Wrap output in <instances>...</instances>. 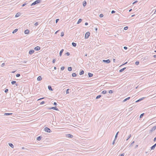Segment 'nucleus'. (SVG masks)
<instances>
[{"label":"nucleus","mask_w":156,"mask_h":156,"mask_svg":"<svg viewBox=\"0 0 156 156\" xmlns=\"http://www.w3.org/2000/svg\"><path fill=\"white\" fill-rule=\"evenodd\" d=\"M109 93L110 94H112V93H113V91L112 90H110L109 91Z\"/></svg>","instance_id":"nucleus-44"},{"label":"nucleus","mask_w":156,"mask_h":156,"mask_svg":"<svg viewBox=\"0 0 156 156\" xmlns=\"http://www.w3.org/2000/svg\"><path fill=\"white\" fill-rule=\"evenodd\" d=\"M113 62H115V59H113Z\"/></svg>","instance_id":"nucleus-62"},{"label":"nucleus","mask_w":156,"mask_h":156,"mask_svg":"<svg viewBox=\"0 0 156 156\" xmlns=\"http://www.w3.org/2000/svg\"><path fill=\"white\" fill-rule=\"evenodd\" d=\"M103 62H106L107 63H108L110 62V60L109 59H108L106 60H103Z\"/></svg>","instance_id":"nucleus-7"},{"label":"nucleus","mask_w":156,"mask_h":156,"mask_svg":"<svg viewBox=\"0 0 156 156\" xmlns=\"http://www.w3.org/2000/svg\"><path fill=\"white\" fill-rule=\"evenodd\" d=\"M64 33L63 32H61V37H63V36H64Z\"/></svg>","instance_id":"nucleus-37"},{"label":"nucleus","mask_w":156,"mask_h":156,"mask_svg":"<svg viewBox=\"0 0 156 156\" xmlns=\"http://www.w3.org/2000/svg\"><path fill=\"white\" fill-rule=\"evenodd\" d=\"M99 16L100 17H102L103 16V15L102 14H101L99 15Z\"/></svg>","instance_id":"nucleus-41"},{"label":"nucleus","mask_w":156,"mask_h":156,"mask_svg":"<svg viewBox=\"0 0 156 156\" xmlns=\"http://www.w3.org/2000/svg\"><path fill=\"white\" fill-rule=\"evenodd\" d=\"M44 103H45V102L44 101H42L41 102L40 104L41 105H43V104H44Z\"/></svg>","instance_id":"nucleus-46"},{"label":"nucleus","mask_w":156,"mask_h":156,"mask_svg":"<svg viewBox=\"0 0 156 156\" xmlns=\"http://www.w3.org/2000/svg\"><path fill=\"white\" fill-rule=\"evenodd\" d=\"M139 61H136V62H135V64L136 65H138L139 64Z\"/></svg>","instance_id":"nucleus-34"},{"label":"nucleus","mask_w":156,"mask_h":156,"mask_svg":"<svg viewBox=\"0 0 156 156\" xmlns=\"http://www.w3.org/2000/svg\"><path fill=\"white\" fill-rule=\"evenodd\" d=\"M127 63V62H125V63H124V64H122V65H121V66H123V65H125V64H126Z\"/></svg>","instance_id":"nucleus-59"},{"label":"nucleus","mask_w":156,"mask_h":156,"mask_svg":"<svg viewBox=\"0 0 156 156\" xmlns=\"http://www.w3.org/2000/svg\"><path fill=\"white\" fill-rule=\"evenodd\" d=\"M20 15V13H19V12H18L17 13L16 15H15V17H18Z\"/></svg>","instance_id":"nucleus-16"},{"label":"nucleus","mask_w":156,"mask_h":156,"mask_svg":"<svg viewBox=\"0 0 156 156\" xmlns=\"http://www.w3.org/2000/svg\"><path fill=\"white\" fill-rule=\"evenodd\" d=\"M82 20L81 19H79L77 23V24H79L82 21Z\"/></svg>","instance_id":"nucleus-19"},{"label":"nucleus","mask_w":156,"mask_h":156,"mask_svg":"<svg viewBox=\"0 0 156 156\" xmlns=\"http://www.w3.org/2000/svg\"><path fill=\"white\" fill-rule=\"evenodd\" d=\"M115 139H114V141L112 142V144H113V145L114 144H115Z\"/></svg>","instance_id":"nucleus-55"},{"label":"nucleus","mask_w":156,"mask_h":156,"mask_svg":"<svg viewBox=\"0 0 156 156\" xmlns=\"http://www.w3.org/2000/svg\"><path fill=\"white\" fill-rule=\"evenodd\" d=\"M128 28V27H125L124 28V29L125 30H127Z\"/></svg>","instance_id":"nucleus-35"},{"label":"nucleus","mask_w":156,"mask_h":156,"mask_svg":"<svg viewBox=\"0 0 156 156\" xmlns=\"http://www.w3.org/2000/svg\"><path fill=\"white\" fill-rule=\"evenodd\" d=\"M123 48L124 49L126 50L127 49V47L126 46H124Z\"/></svg>","instance_id":"nucleus-49"},{"label":"nucleus","mask_w":156,"mask_h":156,"mask_svg":"<svg viewBox=\"0 0 156 156\" xmlns=\"http://www.w3.org/2000/svg\"><path fill=\"white\" fill-rule=\"evenodd\" d=\"M40 49V47L38 46L35 47L34 48V49L36 51H39Z\"/></svg>","instance_id":"nucleus-6"},{"label":"nucleus","mask_w":156,"mask_h":156,"mask_svg":"<svg viewBox=\"0 0 156 156\" xmlns=\"http://www.w3.org/2000/svg\"><path fill=\"white\" fill-rule=\"evenodd\" d=\"M131 136V134H130L128 136V137L127 139H126V140H128L129 138H130Z\"/></svg>","instance_id":"nucleus-28"},{"label":"nucleus","mask_w":156,"mask_h":156,"mask_svg":"<svg viewBox=\"0 0 156 156\" xmlns=\"http://www.w3.org/2000/svg\"><path fill=\"white\" fill-rule=\"evenodd\" d=\"M153 57L154 58H156V55H153Z\"/></svg>","instance_id":"nucleus-61"},{"label":"nucleus","mask_w":156,"mask_h":156,"mask_svg":"<svg viewBox=\"0 0 156 156\" xmlns=\"http://www.w3.org/2000/svg\"><path fill=\"white\" fill-rule=\"evenodd\" d=\"M41 2V0H37L33 2L31 5V6L35 5L36 4L39 3Z\"/></svg>","instance_id":"nucleus-1"},{"label":"nucleus","mask_w":156,"mask_h":156,"mask_svg":"<svg viewBox=\"0 0 156 156\" xmlns=\"http://www.w3.org/2000/svg\"><path fill=\"white\" fill-rule=\"evenodd\" d=\"M156 141V136L154 138V142L155 141Z\"/></svg>","instance_id":"nucleus-56"},{"label":"nucleus","mask_w":156,"mask_h":156,"mask_svg":"<svg viewBox=\"0 0 156 156\" xmlns=\"http://www.w3.org/2000/svg\"><path fill=\"white\" fill-rule=\"evenodd\" d=\"M145 98L144 97H143V98H140V99H138V100L136 101L135 102L136 103H137V102H138L142 100H143L144 98Z\"/></svg>","instance_id":"nucleus-8"},{"label":"nucleus","mask_w":156,"mask_h":156,"mask_svg":"<svg viewBox=\"0 0 156 156\" xmlns=\"http://www.w3.org/2000/svg\"><path fill=\"white\" fill-rule=\"evenodd\" d=\"M127 100V99L126 98L125 99H124L123 100V102H125Z\"/></svg>","instance_id":"nucleus-48"},{"label":"nucleus","mask_w":156,"mask_h":156,"mask_svg":"<svg viewBox=\"0 0 156 156\" xmlns=\"http://www.w3.org/2000/svg\"><path fill=\"white\" fill-rule=\"evenodd\" d=\"M63 51H64L63 49H62L60 51V53H59V55L60 56H62V53H63Z\"/></svg>","instance_id":"nucleus-15"},{"label":"nucleus","mask_w":156,"mask_h":156,"mask_svg":"<svg viewBox=\"0 0 156 156\" xmlns=\"http://www.w3.org/2000/svg\"><path fill=\"white\" fill-rule=\"evenodd\" d=\"M144 114V113H142L140 115V118H141L143 116Z\"/></svg>","instance_id":"nucleus-38"},{"label":"nucleus","mask_w":156,"mask_h":156,"mask_svg":"<svg viewBox=\"0 0 156 156\" xmlns=\"http://www.w3.org/2000/svg\"><path fill=\"white\" fill-rule=\"evenodd\" d=\"M58 20H59V19H56V20H55L56 23H57V22H58Z\"/></svg>","instance_id":"nucleus-53"},{"label":"nucleus","mask_w":156,"mask_h":156,"mask_svg":"<svg viewBox=\"0 0 156 156\" xmlns=\"http://www.w3.org/2000/svg\"><path fill=\"white\" fill-rule=\"evenodd\" d=\"M12 113H5L4 114V115H12Z\"/></svg>","instance_id":"nucleus-32"},{"label":"nucleus","mask_w":156,"mask_h":156,"mask_svg":"<svg viewBox=\"0 0 156 156\" xmlns=\"http://www.w3.org/2000/svg\"><path fill=\"white\" fill-rule=\"evenodd\" d=\"M18 29H15L14 30H13L12 32L13 34H14L16 33L18 30Z\"/></svg>","instance_id":"nucleus-30"},{"label":"nucleus","mask_w":156,"mask_h":156,"mask_svg":"<svg viewBox=\"0 0 156 156\" xmlns=\"http://www.w3.org/2000/svg\"><path fill=\"white\" fill-rule=\"evenodd\" d=\"M42 80V78L41 76H39L37 78V80L38 81H41Z\"/></svg>","instance_id":"nucleus-18"},{"label":"nucleus","mask_w":156,"mask_h":156,"mask_svg":"<svg viewBox=\"0 0 156 156\" xmlns=\"http://www.w3.org/2000/svg\"><path fill=\"white\" fill-rule=\"evenodd\" d=\"M115 12V11L114 10H112L111 12V13L112 14L114 13Z\"/></svg>","instance_id":"nucleus-50"},{"label":"nucleus","mask_w":156,"mask_h":156,"mask_svg":"<svg viewBox=\"0 0 156 156\" xmlns=\"http://www.w3.org/2000/svg\"><path fill=\"white\" fill-rule=\"evenodd\" d=\"M8 89H6L5 90V93H7L8 92Z\"/></svg>","instance_id":"nucleus-47"},{"label":"nucleus","mask_w":156,"mask_h":156,"mask_svg":"<svg viewBox=\"0 0 156 156\" xmlns=\"http://www.w3.org/2000/svg\"><path fill=\"white\" fill-rule=\"evenodd\" d=\"M69 89H68L66 90V94H68L69 93Z\"/></svg>","instance_id":"nucleus-36"},{"label":"nucleus","mask_w":156,"mask_h":156,"mask_svg":"<svg viewBox=\"0 0 156 156\" xmlns=\"http://www.w3.org/2000/svg\"><path fill=\"white\" fill-rule=\"evenodd\" d=\"M9 146L10 147H11L12 148H13L14 147V145H13V144H12L9 143Z\"/></svg>","instance_id":"nucleus-20"},{"label":"nucleus","mask_w":156,"mask_h":156,"mask_svg":"<svg viewBox=\"0 0 156 156\" xmlns=\"http://www.w3.org/2000/svg\"><path fill=\"white\" fill-rule=\"evenodd\" d=\"M72 45H73V46L74 47H75L76 46V44L74 42H72Z\"/></svg>","instance_id":"nucleus-25"},{"label":"nucleus","mask_w":156,"mask_h":156,"mask_svg":"<svg viewBox=\"0 0 156 156\" xmlns=\"http://www.w3.org/2000/svg\"><path fill=\"white\" fill-rule=\"evenodd\" d=\"M83 5L84 7L85 6L87 5V2L86 1H83Z\"/></svg>","instance_id":"nucleus-13"},{"label":"nucleus","mask_w":156,"mask_h":156,"mask_svg":"<svg viewBox=\"0 0 156 156\" xmlns=\"http://www.w3.org/2000/svg\"><path fill=\"white\" fill-rule=\"evenodd\" d=\"M137 1H135L133 3V4H135V3H137Z\"/></svg>","instance_id":"nucleus-54"},{"label":"nucleus","mask_w":156,"mask_h":156,"mask_svg":"<svg viewBox=\"0 0 156 156\" xmlns=\"http://www.w3.org/2000/svg\"><path fill=\"white\" fill-rule=\"evenodd\" d=\"M20 74H17L16 75V77H19L20 76Z\"/></svg>","instance_id":"nucleus-39"},{"label":"nucleus","mask_w":156,"mask_h":156,"mask_svg":"<svg viewBox=\"0 0 156 156\" xmlns=\"http://www.w3.org/2000/svg\"><path fill=\"white\" fill-rule=\"evenodd\" d=\"M134 141H133V142L131 143V144H130V145H131V146H133V144H134Z\"/></svg>","instance_id":"nucleus-45"},{"label":"nucleus","mask_w":156,"mask_h":156,"mask_svg":"<svg viewBox=\"0 0 156 156\" xmlns=\"http://www.w3.org/2000/svg\"><path fill=\"white\" fill-rule=\"evenodd\" d=\"M29 33V30H26L24 31V33L26 34H28Z\"/></svg>","instance_id":"nucleus-12"},{"label":"nucleus","mask_w":156,"mask_h":156,"mask_svg":"<svg viewBox=\"0 0 156 156\" xmlns=\"http://www.w3.org/2000/svg\"><path fill=\"white\" fill-rule=\"evenodd\" d=\"M101 95H98L96 97V99H98L100 98H101Z\"/></svg>","instance_id":"nucleus-31"},{"label":"nucleus","mask_w":156,"mask_h":156,"mask_svg":"<svg viewBox=\"0 0 156 156\" xmlns=\"http://www.w3.org/2000/svg\"><path fill=\"white\" fill-rule=\"evenodd\" d=\"M44 130L46 132H48V133H51V129H50L48 128L47 127H45L44 128Z\"/></svg>","instance_id":"nucleus-2"},{"label":"nucleus","mask_w":156,"mask_h":156,"mask_svg":"<svg viewBox=\"0 0 156 156\" xmlns=\"http://www.w3.org/2000/svg\"><path fill=\"white\" fill-rule=\"evenodd\" d=\"M26 5V3L23 4V5H22V7H23V6H24L25 5Z\"/></svg>","instance_id":"nucleus-58"},{"label":"nucleus","mask_w":156,"mask_h":156,"mask_svg":"<svg viewBox=\"0 0 156 156\" xmlns=\"http://www.w3.org/2000/svg\"><path fill=\"white\" fill-rule=\"evenodd\" d=\"M88 76L89 77H91L93 76V74L90 73H88Z\"/></svg>","instance_id":"nucleus-14"},{"label":"nucleus","mask_w":156,"mask_h":156,"mask_svg":"<svg viewBox=\"0 0 156 156\" xmlns=\"http://www.w3.org/2000/svg\"><path fill=\"white\" fill-rule=\"evenodd\" d=\"M48 109H53L56 111H58V108L55 107H53L51 108H47Z\"/></svg>","instance_id":"nucleus-5"},{"label":"nucleus","mask_w":156,"mask_h":156,"mask_svg":"<svg viewBox=\"0 0 156 156\" xmlns=\"http://www.w3.org/2000/svg\"><path fill=\"white\" fill-rule=\"evenodd\" d=\"M90 35V33L89 32H87L85 34V38L86 39H87L89 37Z\"/></svg>","instance_id":"nucleus-3"},{"label":"nucleus","mask_w":156,"mask_h":156,"mask_svg":"<svg viewBox=\"0 0 156 156\" xmlns=\"http://www.w3.org/2000/svg\"><path fill=\"white\" fill-rule=\"evenodd\" d=\"M67 136L69 138H72L73 137V136L71 134H68Z\"/></svg>","instance_id":"nucleus-11"},{"label":"nucleus","mask_w":156,"mask_h":156,"mask_svg":"<svg viewBox=\"0 0 156 156\" xmlns=\"http://www.w3.org/2000/svg\"><path fill=\"white\" fill-rule=\"evenodd\" d=\"M34 52V50H31L29 51V54L30 55L32 54Z\"/></svg>","instance_id":"nucleus-9"},{"label":"nucleus","mask_w":156,"mask_h":156,"mask_svg":"<svg viewBox=\"0 0 156 156\" xmlns=\"http://www.w3.org/2000/svg\"><path fill=\"white\" fill-rule=\"evenodd\" d=\"M126 98L127 99V100H129L130 98V97H128L127 98Z\"/></svg>","instance_id":"nucleus-63"},{"label":"nucleus","mask_w":156,"mask_h":156,"mask_svg":"<svg viewBox=\"0 0 156 156\" xmlns=\"http://www.w3.org/2000/svg\"><path fill=\"white\" fill-rule=\"evenodd\" d=\"M85 25H88V23H87V22H86V23H85Z\"/></svg>","instance_id":"nucleus-60"},{"label":"nucleus","mask_w":156,"mask_h":156,"mask_svg":"<svg viewBox=\"0 0 156 156\" xmlns=\"http://www.w3.org/2000/svg\"><path fill=\"white\" fill-rule=\"evenodd\" d=\"M54 105L56 106L57 105V104L56 102H54L53 104Z\"/></svg>","instance_id":"nucleus-51"},{"label":"nucleus","mask_w":156,"mask_h":156,"mask_svg":"<svg viewBox=\"0 0 156 156\" xmlns=\"http://www.w3.org/2000/svg\"><path fill=\"white\" fill-rule=\"evenodd\" d=\"M124 153L120 155V156H124Z\"/></svg>","instance_id":"nucleus-57"},{"label":"nucleus","mask_w":156,"mask_h":156,"mask_svg":"<svg viewBox=\"0 0 156 156\" xmlns=\"http://www.w3.org/2000/svg\"><path fill=\"white\" fill-rule=\"evenodd\" d=\"M126 69V67H124L119 70V72H122V71H123L125 69Z\"/></svg>","instance_id":"nucleus-21"},{"label":"nucleus","mask_w":156,"mask_h":156,"mask_svg":"<svg viewBox=\"0 0 156 156\" xmlns=\"http://www.w3.org/2000/svg\"><path fill=\"white\" fill-rule=\"evenodd\" d=\"M41 139V137L40 136H39L37 138V140H40Z\"/></svg>","instance_id":"nucleus-27"},{"label":"nucleus","mask_w":156,"mask_h":156,"mask_svg":"<svg viewBox=\"0 0 156 156\" xmlns=\"http://www.w3.org/2000/svg\"><path fill=\"white\" fill-rule=\"evenodd\" d=\"M65 69V67L64 66H62L61 68V70H63Z\"/></svg>","instance_id":"nucleus-40"},{"label":"nucleus","mask_w":156,"mask_h":156,"mask_svg":"<svg viewBox=\"0 0 156 156\" xmlns=\"http://www.w3.org/2000/svg\"><path fill=\"white\" fill-rule=\"evenodd\" d=\"M38 24H39L38 22H36L35 23L34 25L37 26L38 25Z\"/></svg>","instance_id":"nucleus-43"},{"label":"nucleus","mask_w":156,"mask_h":156,"mask_svg":"<svg viewBox=\"0 0 156 156\" xmlns=\"http://www.w3.org/2000/svg\"><path fill=\"white\" fill-rule=\"evenodd\" d=\"M72 67H68V70L69 71H71L72 70Z\"/></svg>","instance_id":"nucleus-24"},{"label":"nucleus","mask_w":156,"mask_h":156,"mask_svg":"<svg viewBox=\"0 0 156 156\" xmlns=\"http://www.w3.org/2000/svg\"><path fill=\"white\" fill-rule=\"evenodd\" d=\"M66 54L67 55V56H69L70 55V53L69 52H67L66 53Z\"/></svg>","instance_id":"nucleus-42"},{"label":"nucleus","mask_w":156,"mask_h":156,"mask_svg":"<svg viewBox=\"0 0 156 156\" xmlns=\"http://www.w3.org/2000/svg\"><path fill=\"white\" fill-rule=\"evenodd\" d=\"M55 62V59H53L52 60V62L53 63H54Z\"/></svg>","instance_id":"nucleus-52"},{"label":"nucleus","mask_w":156,"mask_h":156,"mask_svg":"<svg viewBox=\"0 0 156 156\" xmlns=\"http://www.w3.org/2000/svg\"><path fill=\"white\" fill-rule=\"evenodd\" d=\"M76 76V74L75 73H73L72 74V76L73 77H75Z\"/></svg>","instance_id":"nucleus-26"},{"label":"nucleus","mask_w":156,"mask_h":156,"mask_svg":"<svg viewBox=\"0 0 156 156\" xmlns=\"http://www.w3.org/2000/svg\"><path fill=\"white\" fill-rule=\"evenodd\" d=\"M16 83V82L15 81H12V82H11V84H12V85H13L15 84Z\"/></svg>","instance_id":"nucleus-33"},{"label":"nucleus","mask_w":156,"mask_h":156,"mask_svg":"<svg viewBox=\"0 0 156 156\" xmlns=\"http://www.w3.org/2000/svg\"><path fill=\"white\" fill-rule=\"evenodd\" d=\"M84 73V71L83 70H82L81 72H80L79 74L80 75H81L83 74Z\"/></svg>","instance_id":"nucleus-23"},{"label":"nucleus","mask_w":156,"mask_h":156,"mask_svg":"<svg viewBox=\"0 0 156 156\" xmlns=\"http://www.w3.org/2000/svg\"><path fill=\"white\" fill-rule=\"evenodd\" d=\"M119 132H117L116 135H115V140L117 138V137H118V133H119Z\"/></svg>","instance_id":"nucleus-22"},{"label":"nucleus","mask_w":156,"mask_h":156,"mask_svg":"<svg viewBox=\"0 0 156 156\" xmlns=\"http://www.w3.org/2000/svg\"><path fill=\"white\" fill-rule=\"evenodd\" d=\"M95 30L96 31H97L98 30V28H95Z\"/></svg>","instance_id":"nucleus-64"},{"label":"nucleus","mask_w":156,"mask_h":156,"mask_svg":"<svg viewBox=\"0 0 156 156\" xmlns=\"http://www.w3.org/2000/svg\"><path fill=\"white\" fill-rule=\"evenodd\" d=\"M156 146V143L154 145L152 146V147H151V150H154L155 148V147Z\"/></svg>","instance_id":"nucleus-10"},{"label":"nucleus","mask_w":156,"mask_h":156,"mask_svg":"<svg viewBox=\"0 0 156 156\" xmlns=\"http://www.w3.org/2000/svg\"><path fill=\"white\" fill-rule=\"evenodd\" d=\"M106 92H107V91L106 90H104L101 92V94H106Z\"/></svg>","instance_id":"nucleus-29"},{"label":"nucleus","mask_w":156,"mask_h":156,"mask_svg":"<svg viewBox=\"0 0 156 156\" xmlns=\"http://www.w3.org/2000/svg\"><path fill=\"white\" fill-rule=\"evenodd\" d=\"M48 89L52 91L53 90V89L51 87V86H48Z\"/></svg>","instance_id":"nucleus-17"},{"label":"nucleus","mask_w":156,"mask_h":156,"mask_svg":"<svg viewBox=\"0 0 156 156\" xmlns=\"http://www.w3.org/2000/svg\"><path fill=\"white\" fill-rule=\"evenodd\" d=\"M156 129V126L152 128L149 131V133H151L152 132L154 131Z\"/></svg>","instance_id":"nucleus-4"}]
</instances>
